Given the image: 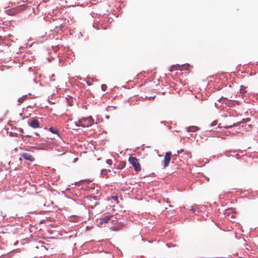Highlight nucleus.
Instances as JSON below:
<instances>
[{
	"instance_id": "ddd939ff",
	"label": "nucleus",
	"mask_w": 258,
	"mask_h": 258,
	"mask_svg": "<svg viewBox=\"0 0 258 258\" xmlns=\"http://www.w3.org/2000/svg\"><path fill=\"white\" fill-rule=\"evenodd\" d=\"M107 87L106 85H105V84H102L101 85V89L103 91H105L107 89Z\"/></svg>"
},
{
	"instance_id": "6ab92c4d",
	"label": "nucleus",
	"mask_w": 258,
	"mask_h": 258,
	"mask_svg": "<svg viewBox=\"0 0 258 258\" xmlns=\"http://www.w3.org/2000/svg\"><path fill=\"white\" fill-rule=\"evenodd\" d=\"M111 229L112 230H114V231H116V230H118V228H115V227H111Z\"/></svg>"
},
{
	"instance_id": "f3484780",
	"label": "nucleus",
	"mask_w": 258,
	"mask_h": 258,
	"mask_svg": "<svg viewBox=\"0 0 258 258\" xmlns=\"http://www.w3.org/2000/svg\"><path fill=\"white\" fill-rule=\"evenodd\" d=\"M26 9V8H25V6H20V8H19V9H20V10H24V9Z\"/></svg>"
},
{
	"instance_id": "f8f14e48",
	"label": "nucleus",
	"mask_w": 258,
	"mask_h": 258,
	"mask_svg": "<svg viewBox=\"0 0 258 258\" xmlns=\"http://www.w3.org/2000/svg\"><path fill=\"white\" fill-rule=\"evenodd\" d=\"M108 171L110 172V171L109 170ZM107 172H108V170H107L106 169H104V170H102L101 174L102 175V176L106 175Z\"/></svg>"
},
{
	"instance_id": "aec40b11",
	"label": "nucleus",
	"mask_w": 258,
	"mask_h": 258,
	"mask_svg": "<svg viewBox=\"0 0 258 258\" xmlns=\"http://www.w3.org/2000/svg\"><path fill=\"white\" fill-rule=\"evenodd\" d=\"M155 97V96H154V97H149V99H154Z\"/></svg>"
},
{
	"instance_id": "f257e3e1",
	"label": "nucleus",
	"mask_w": 258,
	"mask_h": 258,
	"mask_svg": "<svg viewBox=\"0 0 258 258\" xmlns=\"http://www.w3.org/2000/svg\"><path fill=\"white\" fill-rule=\"evenodd\" d=\"M94 119L91 116L88 117L83 118L79 119L77 121L75 122L76 125L78 126H82L84 127H89L93 124Z\"/></svg>"
},
{
	"instance_id": "6e6552de",
	"label": "nucleus",
	"mask_w": 258,
	"mask_h": 258,
	"mask_svg": "<svg viewBox=\"0 0 258 258\" xmlns=\"http://www.w3.org/2000/svg\"><path fill=\"white\" fill-rule=\"evenodd\" d=\"M180 68L179 65H173L171 66L169 69L170 72H173L174 70H179Z\"/></svg>"
},
{
	"instance_id": "412c9836",
	"label": "nucleus",
	"mask_w": 258,
	"mask_h": 258,
	"mask_svg": "<svg viewBox=\"0 0 258 258\" xmlns=\"http://www.w3.org/2000/svg\"><path fill=\"white\" fill-rule=\"evenodd\" d=\"M19 160H20V161H22V158H20L19 159Z\"/></svg>"
},
{
	"instance_id": "dca6fc26",
	"label": "nucleus",
	"mask_w": 258,
	"mask_h": 258,
	"mask_svg": "<svg viewBox=\"0 0 258 258\" xmlns=\"http://www.w3.org/2000/svg\"><path fill=\"white\" fill-rule=\"evenodd\" d=\"M217 121L215 120L211 123V126L216 125L217 124Z\"/></svg>"
},
{
	"instance_id": "9b49d317",
	"label": "nucleus",
	"mask_w": 258,
	"mask_h": 258,
	"mask_svg": "<svg viewBox=\"0 0 258 258\" xmlns=\"http://www.w3.org/2000/svg\"><path fill=\"white\" fill-rule=\"evenodd\" d=\"M31 148L36 149V150H43L44 149V148L43 147V145H39L37 147H32Z\"/></svg>"
},
{
	"instance_id": "f03ea898",
	"label": "nucleus",
	"mask_w": 258,
	"mask_h": 258,
	"mask_svg": "<svg viewBox=\"0 0 258 258\" xmlns=\"http://www.w3.org/2000/svg\"><path fill=\"white\" fill-rule=\"evenodd\" d=\"M128 161L134 167L135 171L139 172L141 170V166L138 159L133 156H130L128 158Z\"/></svg>"
},
{
	"instance_id": "0eeeda50",
	"label": "nucleus",
	"mask_w": 258,
	"mask_h": 258,
	"mask_svg": "<svg viewBox=\"0 0 258 258\" xmlns=\"http://www.w3.org/2000/svg\"><path fill=\"white\" fill-rule=\"evenodd\" d=\"M199 128L196 126H191L187 128V131L188 132H195L197 131Z\"/></svg>"
},
{
	"instance_id": "4468645a",
	"label": "nucleus",
	"mask_w": 258,
	"mask_h": 258,
	"mask_svg": "<svg viewBox=\"0 0 258 258\" xmlns=\"http://www.w3.org/2000/svg\"><path fill=\"white\" fill-rule=\"evenodd\" d=\"M112 199L116 201L117 203H118V197L116 196H113L111 197Z\"/></svg>"
},
{
	"instance_id": "39448f33",
	"label": "nucleus",
	"mask_w": 258,
	"mask_h": 258,
	"mask_svg": "<svg viewBox=\"0 0 258 258\" xmlns=\"http://www.w3.org/2000/svg\"><path fill=\"white\" fill-rule=\"evenodd\" d=\"M28 124L34 128H36L39 127V122L35 118H32L31 121L28 122Z\"/></svg>"
},
{
	"instance_id": "7ed1b4c3",
	"label": "nucleus",
	"mask_w": 258,
	"mask_h": 258,
	"mask_svg": "<svg viewBox=\"0 0 258 258\" xmlns=\"http://www.w3.org/2000/svg\"><path fill=\"white\" fill-rule=\"evenodd\" d=\"M171 156L172 153L170 152H168L165 154L163 160L164 168H166L169 165Z\"/></svg>"
},
{
	"instance_id": "20e7f679",
	"label": "nucleus",
	"mask_w": 258,
	"mask_h": 258,
	"mask_svg": "<svg viewBox=\"0 0 258 258\" xmlns=\"http://www.w3.org/2000/svg\"><path fill=\"white\" fill-rule=\"evenodd\" d=\"M114 216L113 215H107L106 216L100 219V224H102L103 223H107L109 222V221H111V222H113L114 221Z\"/></svg>"
},
{
	"instance_id": "1a4fd4ad",
	"label": "nucleus",
	"mask_w": 258,
	"mask_h": 258,
	"mask_svg": "<svg viewBox=\"0 0 258 258\" xmlns=\"http://www.w3.org/2000/svg\"><path fill=\"white\" fill-rule=\"evenodd\" d=\"M49 131L53 134H56L59 136L58 131L56 128H53L52 127H50L49 128Z\"/></svg>"
},
{
	"instance_id": "a211bd4d",
	"label": "nucleus",
	"mask_w": 258,
	"mask_h": 258,
	"mask_svg": "<svg viewBox=\"0 0 258 258\" xmlns=\"http://www.w3.org/2000/svg\"><path fill=\"white\" fill-rule=\"evenodd\" d=\"M24 100V99L23 98H20L18 99V101L20 103H22Z\"/></svg>"
},
{
	"instance_id": "423d86ee",
	"label": "nucleus",
	"mask_w": 258,
	"mask_h": 258,
	"mask_svg": "<svg viewBox=\"0 0 258 258\" xmlns=\"http://www.w3.org/2000/svg\"><path fill=\"white\" fill-rule=\"evenodd\" d=\"M21 156L25 160L33 162L35 160L34 157L31 154L27 153H24L21 154Z\"/></svg>"
},
{
	"instance_id": "2eb2a0df",
	"label": "nucleus",
	"mask_w": 258,
	"mask_h": 258,
	"mask_svg": "<svg viewBox=\"0 0 258 258\" xmlns=\"http://www.w3.org/2000/svg\"><path fill=\"white\" fill-rule=\"evenodd\" d=\"M106 162L108 164L110 165H112V161L111 159H107Z\"/></svg>"
},
{
	"instance_id": "9d476101",
	"label": "nucleus",
	"mask_w": 258,
	"mask_h": 258,
	"mask_svg": "<svg viewBox=\"0 0 258 258\" xmlns=\"http://www.w3.org/2000/svg\"><path fill=\"white\" fill-rule=\"evenodd\" d=\"M125 165V163L124 162H120V163L118 165L117 168L121 169L124 167Z\"/></svg>"
}]
</instances>
